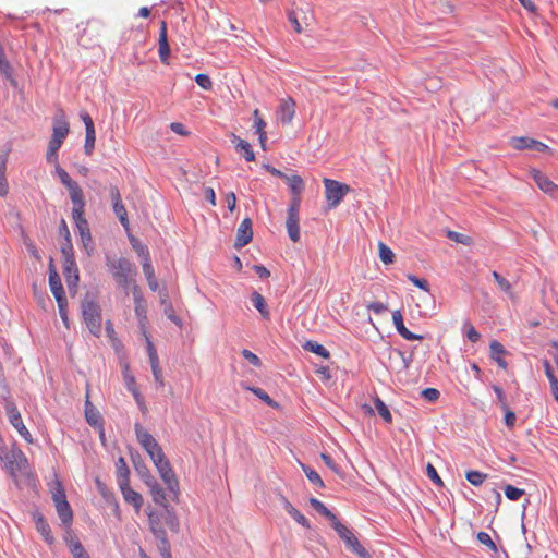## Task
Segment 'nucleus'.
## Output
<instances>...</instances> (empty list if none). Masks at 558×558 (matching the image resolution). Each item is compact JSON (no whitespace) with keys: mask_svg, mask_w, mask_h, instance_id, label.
<instances>
[{"mask_svg":"<svg viewBox=\"0 0 558 558\" xmlns=\"http://www.w3.org/2000/svg\"><path fill=\"white\" fill-rule=\"evenodd\" d=\"M231 142L234 145L235 150L242 154L246 161L251 162L255 160V154L253 151L251 144L247 141L242 140L238 135L233 134Z\"/></svg>","mask_w":558,"mask_h":558,"instance_id":"nucleus-26","label":"nucleus"},{"mask_svg":"<svg viewBox=\"0 0 558 558\" xmlns=\"http://www.w3.org/2000/svg\"><path fill=\"white\" fill-rule=\"evenodd\" d=\"M242 386L244 389L252 391L258 399L264 401L267 405L275 408V409L279 407V404L272 398H270V396L262 388L251 387V386L243 385V384H242Z\"/></svg>","mask_w":558,"mask_h":558,"instance_id":"nucleus-36","label":"nucleus"},{"mask_svg":"<svg viewBox=\"0 0 558 558\" xmlns=\"http://www.w3.org/2000/svg\"><path fill=\"white\" fill-rule=\"evenodd\" d=\"M512 146L513 148L518 150H524V149H532L539 153L545 151L548 149V146L537 140L531 138V137H513L512 138Z\"/></svg>","mask_w":558,"mask_h":558,"instance_id":"nucleus-19","label":"nucleus"},{"mask_svg":"<svg viewBox=\"0 0 558 558\" xmlns=\"http://www.w3.org/2000/svg\"><path fill=\"white\" fill-rule=\"evenodd\" d=\"M465 477L469 481V483L472 484L473 486H480L487 477V474L482 473L480 471L471 470L466 472Z\"/></svg>","mask_w":558,"mask_h":558,"instance_id":"nucleus-46","label":"nucleus"},{"mask_svg":"<svg viewBox=\"0 0 558 558\" xmlns=\"http://www.w3.org/2000/svg\"><path fill=\"white\" fill-rule=\"evenodd\" d=\"M82 315L89 332L95 337L101 335V308L94 298L87 295L82 301Z\"/></svg>","mask_w":558,"mask_h":558,"instance_id":"nucleus-2","label":"nucleus"},{"mask_svg":"<svg viewBox=\"0 0 558 558\" xmlns=\"http://www.w3.org/2000/svg\"><path fill=\"white\" fill-rule=\"evenodd\" d=\"M68 191L70 194V199L73 204L72 216L73 215L78 216V215L84 214L86 203H85L83 190L80 186V184L76 182L72 186L68 187Z\"/></svg>","mask_w":558,"mask_h":558,"instance_id":"nucleus-14","label":"nucleus"},{"mask_svg":"<svg viewBox=\"0 0 558 558\" xmlns=\"http://www.w3.org/2000/svg\"><path fill=\"white\" fill-rule=\"evenodd\" d=\"M251 301H252L254 307L259 312L262 317L264 319L268 320L270 318V312H269V308L267 306L265 298L259 292L254 291L251 294Z\"/></svg>","mask_w":558,"mask_h":558,"instance_id":"nucleus-30","label":"nucleus"},{"mask_svg":"<svg viewBox=\"0 0 558 558\" xmlns=\"http://www.w3.org/2000/svg\"><path fill=\"white\" fill-rule=\"evenodd\" d=\"M532 178L539 190L550 196H556L558 193V185L555 184L546 174L534 169L532 171Z\"/></svg>","mask_w":558,"mask_h":558,"instance_id":"nucleus-18","label":"nucleus"},{"mask_svg":"<svg viewBox=\"0 0 558 558\" xmlns=\"http://www.w3.org/2000/svg\"><path fill=\"white\" fill-rule=\"evenodd\" d=\"M147 487L149 488V493L151 495L153 501L156 505H159L162 508H166L169 506L167 502L166 494L157 481H155V483L147 485Z\"/></svg>","mask_w":558,"mask_h":558,"instance_id":"nucleus-31","label":"nucleus"},{"mask_svg":"<svg viewBox=\"0 0 558 558\" xmlns=\"http://www.w3.org/2000/svg\"><path fill=\"white\" fill-rule=\"evenodd\" d=\"M122 496L125 502L132 505L135 511H140L143 506V497L140 493L135 492L131 486L130 482L126 485H119Z\"/></svg>","mask_w":558,"mask_h":558,"instance_id":"nucleus-23","label":"nucleus"},{"mask_svg":"<svg viewBox=\"0 0 558 558\" xmlns=\"http://www.w3.org/2000/svg\"><path fill=\"white\" fill-rule=\"evenodd\" d=\"M72 219L75 223V228L80 234L83 247L88 256H92L95 252V244L90 233L89 225L84 214L73 215Z\"/></svg>","mask_w":558,"mask_h":558,"instance_id":"nucleus-8","label":"nucleus"},{"mask_svg":"<svg viewBox=\"0 0 558 558\" xmlns=\"http://www.w3.org/2000/svg\"><path fill=\"white\" fill-rule=\"evenodd\" d=\"M118 485H126L130 482V470L123 457H120L116 463Z\"/></svg>","mask_w":558,"mask_h":558,"instance_id":"nucleus-32","label":"nucleus"},{"mask_svg":"<svg viewBox=\"0 0 558 558\" xmlns=\"http://www.w3.org/2000/svg\"><path fill=\"white\" fill-rule=\"evenodd\" d=\"M426 472H427V476L430 478V481L435 485H437V486H442L444 485L442 480L440 478V476L437 473V470L433 466L432 463L427 464Z\"/></svg>","mask_w":558,"mask_h":558,"instance_id":"nucleus-60","label":"nucleus"},{"mask_svg":"<svg viewBox=\"0 0 558 558\" xmlns=\"http://www.w3.org/2000/svg\"><path fill=\"white\" fill-rule=\"evenodd\" d=\"M96 132H85L84 151L90 156L95 149Z\"/></svg>","mask_w":558,"mask_h":558,"instance_id":"nucleus-49","label":"nucleus"},{"mask_svg":"<svg viewBox=\"0 0 558 558\" xmlns=\"http://www.w3.org/2000/svg\"><path fill=\"white\" fill-rule=\"evenodd\" d=\"M0 460L4 463V468H5L7 472L13 478H16V476H17V471L21 468L20 463L27 462L22 450L16 449V450H11L10 452H8L4 446H2L0 448Z\"/></svg>","mask_w":558,"mask_h":558,"instance_id":"nucleus-6","label":"nucleus"},{"mask_svg":"<svg viewBox=\"0 0 558 558\" xmlns=\"http://www.w3.org/2000/svg\"><path fill=\"white\" fill-rule=\"evenodd\" d=\"M392 322H393V325H395V328H396L397 332L402 338H404L405 340L414 341V340H422L423 339V336L410 331L404 326L403 317H402V314H401V312L399 310H397V311H395L392 313Z\"/></svg>","mask_w":558,"mask_h":558,"instance_id":"nucleus-21","label":"nucleus"},{"mask_svg":"<svg viewBox=\"0 0 558 558\" xmlns=\"http://www.w3.org/2000/svg\"><path fill=\"white\" fill-rule=\"evenodd\" d=\"M524 494V489L518 488L515 486L507 485L505 487V495L511 501L519 500Z\"/></svg>","mask_w":558,"mask_h":558,"instance_id":"nucleus-48","label":"nucleus"},{"mask_svg":"<svg viewBox=\"0 0 558 558\" xmlns=\"http://www.w3.org/2000/svg\"><path fill=\"white\" fill-rule=\"evenodd\" d=\"M63 276L69 290L77 287L80 275L74 256L66 257L65 260H63Z\"/></svg>","mask_w":558,"mask_h":558,"instance_id":"nucleus-13","label":"nucleus"},{"mask_svg":"<svg viewBox=\"0 0 558 558\" xmlns=\"http://www.w3.org/2000/svg\"><path fill=\"white\" fill-rule=\"evenodd\" d=\"M84 412L86 422L94 428H96L100 436H104V417L98 411V409L89 400L88 392L86 393Z\"/></svg>","mask_w":558,"mask_h":558,"instance_id":"nucleus-10","label":"nucleus"},{"mask_svg":"<svg viewBox=\"0 0 558 558\" xmlns=\"http://www.w3.org/2000/svg\"><path fill=\"white\" fill-rule=\"evenodd\" d=\"M301 206L300 195H293L291 204L288 208V216L299 217V210Z\"/></svg>","mask_w":558,"mask_h":558,"instance_id":"nucleus-63","label":"nucleus"},{"mask_svg":"<svg viewBox=\"0 0 558 558\" xmlns=\"http://www.w3.org/2000/svg\"><path fill=\"white\" fill-rule=\"evenodd\" d=\"M194 80L196 84L205 90H210L213 88V81L207 74L199 73Z\"/></svg>","mask_w":558,"mask_h":558,"instance_id":"nucleus-54","label":"nucleus"},{"mask_svg":"<svg viewBox=\"0 0 558 558\" xmlns=\"http://www.w3.org/2000/svg\"><path fill=\"white\" fill-rule=\"evenodd\" d=\"M112 209H113V213L116 214V216L118 217L120 223L122 225V227L124 229H129L130 222H129V218H128V211H126V208L124 207L123 203L113 205Z\"/></svg>","mask_w":558,"mask_h":558,"instance_id":"nucleus-44","label":"nucleus"},{"mask_svg":"<svg viewBox=\"0 0 558 558\" xmlns=\"http://www.w3.org/2000/svg\"><path fill=\"white\" fill-rule=\"evenodd\" d=\"M287 231L290 240L292 242H299L300 241V227H299V217L293 216H287Z\"/></svg>","mask_w":558,"mask_h":558,"instance_id":"nucleus-33","label":"nucleus"},{"mask_svg":"<svg viewBox=\"0 0 558 558\" xmlns=\"http://www.w3.org/2000/svg\"><path fill=\"white\" fill-rule=\"evenodd\" d=\"M105 262L118 286L124 290L130 289L134 283L133 277L136 275L134 264L126 257L114 258L110 255H106Z\"/></svg>","mask_w":558,"mask_h":558,"instance_id":"nucleus-1","label":"nucleus"},{"mask_svg":"<svg viewBox=\"0 0 558 558\" xmlns=\"http://www.w3.org/2000/svg\"><path fill=\"white\" fill-rule=\"evenodd\" d=\"M241 354L253 366H255V367H260L262 366L260 359L255 353H253L252 351H250L247 349H243L241 351Z\"/></svg>","mask_w":558,"mask_h":558,"instance_id":"nucleus-58","label":"nucleus"},{"mask_svg":"<svg viewBox=\"0 0 558 558\" xmlns=\"http://www.w3.org/2000/svg\"><path fill=\"white\" fill-rule=\"evenodd\" d=\"M407 278L410 282H412L415 287L420 288L421 290H424L426 292L429 291V283L424 278H418L413 274L407 275Z\"/></svg>","mask_w":558,"mask_h":558,"instance_id":"nucleus-56","label":"nucleus"},{"mask_svg":"<svg viewBox=\"0 0 558 558\" xmlns=\"http://www.w3.org/2000/svg\"><path fill=\"white\" fill-rule=\"evenodd\" d=\"M287 17H288V22L293 27L295 33H298V34L302 33V26L299 22L298 13L293 10L289 11L287 14Z\"/></svg>","mask_w":558,"mask_h":558,"instance_id":"nucleus-62","label":"nucleus"},{"mask_svg":"<svg viewBox=\"0 0 558 558\" xmlns=\"http://www.w3.org/2000/svg\"><path fill=\"white\" fill-rule=\"evenodd\" d=\"M157 548L162 558L172 556L171 555V545H170L169 539L158 541Z\"/></svg>","mask_w":558,"mask_h":558,"instance_id":"nucleus-61","label":"nucleus"},{"mask_svg":"<svg viewBox=\"0 0 558 558\" xmlns=\"http://www.w3.org/2000/svg\"><path fill=\"white\" fill-rule=\"evenodd\" d=\"M59 315L63 322V324L69 327V316H68V300L61 299L57 300Z\"/></svg>","mask_w":558,"mask_h":558,"instance_id":"nucleus-57","label":"nucleus"},{"mask_svg":"<svg viewBox=\"0 0 558 558\" xmlns=\"http://www.w3.org/2000/svg\"><path fill=\"white\" fill-rule=\"evenodd\" d=\"M253 238V229H252V220L250 218H245L240 223L236 230V239L234 246L243 247L252 241Z\"/></svg>","mask_w":558,"mask_h":558,"instance_id":"nucleus-20","label":"nucleus"},{"mask_svg":"<svg viewBox=\"0 0 558 558\" xmlns=\"http://www.w3.org/2000/svg\"><path fill=\"white\" fill-rule=\"evenodd\" d=\"M0 73L14 83L12 77V66L8 60L0 61Z\"/></svg>","mask_w":558,"mask_h":558,"instance_id":"nucleus-64","label":"nucleus"},{"mask_svg":"<svg viewBox=\"0 0 558 558\" xmlns=\"http://www.w3.org/2000/svg\"><path fill=\"white\" fill-rule=\"evenodd\" d=\"M158 43H159L158 52H159L160 61L165 64H168V59L170 57L171 49H170L168 38H167V23L165 21L161 22Z\"/></svg>","mask_w":558,"mask_h":558,"instance_id":"nucleus-24","label":"nucleus"},{"mask_svg":"<svg viewBox=\"0 0 558 558\" xmlns=\"http://www.w3.org/2000/svg\"><path fill=\"white\" fill-rule=\"evenodd\" d=\"M7 160L0 162V196L4 197L9 193V184L5 177Z\"/></svg>","mask_w":558,"mask_h":558,"instance_id":"nucleus-45","label":"nucleus"},{"mask_svg":"<svg viewBox=\"0 0 558 558\" xmlns=\"http://www.w3.org/2000/svg\"><path fill=\"white\" fill-rule=\"evenodd\" d=\"M4 410L8 416L10 424L17 430L19 435L27 442L32 444L33 438L28 429L23 423L21 413L14 403L9 397L4 398Z\"/></svg>","mask_w":558,"mask_h":558,"instance_id":"nucleus-4","label":"nucleus"},{"mask_svg":"<svg viewBox=\"0 0 558 558\" xmlns=\"http://www.w3.org/2000/svg\"><path fill=\"white\" fill-rule=\"evenodd\" d=\"M476 538L481 544L487 546L494 553L498 551L496 544L494 543V541L492 539V537L488 533L483 532V531L478 532L476 535Z\"/></svg>","mask_w":558,"mask_h":558,"instance_id":"nucleus-50","label":"nucleus"},{"mask_svg":"<svg viewBox=\"0 0 558 558\" xmlns=\"http://www.w3.org/2000/svg\"><path fill=\"white\" fill-rule=\"evenodd\" d=\"M320 458L333 473L343 476L341 468L333 461V459L328 453H320Z\"/></svg>","mask_w":558,"mask_h":558,"instance_id":"nucleus-55","label":"nucleus"},{"mask_svg":"<svg viewBox=\"0 0 558 558\" xmlns=\"http://www.w3.org/2000/svg\"><path fill=\"white\" fill-rule=\"evenodd\" d=\"M331 526L337 532L339 537L344 542L347 549L361 558H369L368 551L360 544L357 537L354 535L351 529L342 524L340 520L335 522Z\"/></svg>","mask_w":558,"mask_h":558,"instance_id":"nucleus-3","label":"nucleus"},{"mask_svg":"<svg viewBox=\"0 0 558 558\" xmlns=\"http://www.w3.org/2000/svg\"><path fill=\"white\" fill-rule=\"evenodd\" d=\"M310 505L315 509L319 514L325 517L327 520H329L330 524L332 525L335 522H337L339 519L337 515L331 512L323 501L315 497L310 498Z\"/></svg>","mask_w":558,"mask_h":558,"instance_id":"nucleus-29","label":"nucleus"},{"mask_svg":"<svg viewBox=\"0 0 558 558\" xmlns=\"http://www.w3.org/2000/svg\"><path fill=\"white\" fill-rule=\"evenodd\" d=\"M447 236L451 241H454L456 243H460V244H463V245H470L472 243V240H471V238L469 235H465L463 233H459V232H456V231L449 230L447 232Z\"/></svg>","mask_w":558,"mask_h":558,"instance_id":"nucleus-51","label":"nucleus"},{"mask_svg":"<svg viewBox=\"0 0 558 558\" xmlns=\"http://www.w3.org/2000/svg\"><path fill=\"white\" fill-rule=\"evenodd\" d=\"M32 519L34 521L36 531L41 535L46 544L49 546L53 545L56 539L44 514L38 510L33 511Z\"/></svg>","mask_w":558,"mask_h":558,"instance_id":"nucleus-11","label":"nucleus"},{"mask_svg":"<svg viewBox=\"0 0 558 558\" xmlns=\"http://www.w3.org/2000/svg\"><path fill=\"white\" fill-rule=\"evenodd\" d=\"M143 272L146 277V280H147V283H148V287L150 288V290L156 291L158 289V281L155 277L154 267L149 259V253L147 250H146V257L143 262Z\"/></svg>","mask_w":558,"mask_h":558,"instance_id":"nucleus-28","label":"nucleus"},{"mask_svg":"<svg viewBox=\"0 0 558 558\" xmlns=\"http://www.w3.org/2000/svg\"><path fill=\"white\" fill-rule=\"evenodd\" d=\"M295 114V101L291 97H287L281 100L278 110L277 119L282 124H290Z\"/></svg>","mask_w":558,"mask_h":558,"instance_id":"nucleus-15","label":"nucleus"},{"mask_svg":"<svg viewBox=\"0 0 558 558\" xmlns=\"http://www.w3.org/2000/svg\"><path fill=\"white\" fill-rule=\"evenodd\" d=\"M131 458L137 475L141 477V480L145 483L146 486L157 481L150 473L146 463L142 460L140 453H132Z\"/></svg>","mask_w":558,"mask_h":558,"instance_id":"nucleus-22","label":"nucleus"},{"mask_svg":"<svg viewBox=\"0 0 558 558\" xmlns=\"http://www.w3.org/2000/svg\"><path fill=\"white\" fill-rule=\"evenodd\" d=\"M122 375H123V380H124L126 389L131 393H133V391H138L136 381H135V377L130 373V367L128 364L124 365Z\"/></svg>","mask_w":558,"mask_h":558,"instance_id":"nucleus-43","label":"nucleus"},{"mask_svg":"<svg viewBox=\"0 0 558 558\" xmlns=\"http://www.w3.org/2000/svg\"><path fill=\"white\" fill-rule=\"evenodd\" d=\"M134 430L136 435L137 441L141 444V446L145 449V451L149 454L151 452H155L160 445L157 442V440L154 438L151 434H149L142 424L135 423Z\"/></svg>","mask_w":558,"mask_h":558,"instance_id":"nucleus-12","label":"nucleus"},{"mask_svg":"<svg viewBox=\"0 0 558 558\" xmlns=\"http://www.w3.org/2000/svg\"><path fill=\"white\" fill-rule=\"evenodd\" d=\"M492 388L496 395V398H497L500 409L506 410L507 408H509V405L507 403V397H506L504 389L498 385H493Z\"/></svg>","mask_w":558,"mask_h":558,"instance_id":"nucleus-52","label":"nucleus"},{"mask_svg":"<svg viewBox=\"0 0 558 558\" xmlns=\"http://www.w3.org/2000/svg\"><path fill=\"white\" fill-rule=\"evenodd\" d=\"M303 349L305 351H308V352H312V353H315L324 359H329L330 357V352L320 343H318L317 341H313V340H307L304 344H303Z\"/></svg>","mask_w":558,"mask_h":558,"instance_id":"nucleus-35","label":"nucleus"},{"mask_svg":"<svg viewBox=\"0 0 558 558\" xmlns=\"http://www.w3.org/2000/svg\"><path fill=\"white\" fill-rule=\"evenodd\" d=\"M378 250H379V258L385 265H389V264L393 263L395 254L389 246H387L383 242H379Z\"/></svg>","mask_w":558,"mask_h":558,"instance_id":"nucleus-42","label":"nucleus"},{"mask_svg":"<svg viewBox=\"0 0 558 558\" xmlns=\"http://www.w3.org/2000/svg\"><path fill=\"white\" fill-rule=\"evenodd\" d=\"M147 517H148V523H149V529L153 530V529H156V527H159L161 526V519L163 517L162 513H159L157 511H154V510H149L147 512Z\"/></svg>","mask_w":558,"mask_h":558,"instance_id":"nucleus-53","label":"nucleus"},{"mask_svg":"<svg viewBox=\"0 0 558 558\" xmlns=\"http://www.w3.org/2000/svg\"><path fill=\"white\" fill-rule=\"evenodd\" d=\"M70 131L69 122L63 110H60L54 117L52 122V138H58L64 142Z\"/></svg>","mask_w":558,"mask_h":558,"instance_id":"nucleus-16","label":"nucleus"},{"mask_svg":"<svg viewBox=\"0 0 558 558\" xmlns=\"http://www.w3.org/2000/svg\"><path fill=\"white\" fill-rule=\"evenodd\" d=\"M154 464L158 470L163 483L167 485L168 490L177 497L179 494V481L169 460L165 457L159 459V461H155Z\"/></svg>","mask_w":558,"mask_h":558,"instance_id":"nucleus-7","label":"nucleus"},{"mask_svg":"<svg viewBox=\"0 0 558 558\" xmlns=\"http://www.w3.org/2000/svg\"><path fill=\"white\" fill-rule=\"evenodd\" d=\"M68 546L73 558H84L88 555L83 544L80 542L77 537H71V539H66Z\"/></svg>","mask_w":558,"mask_h":558,"instance_id":"nucleus-37","label":"nucleus"},{"mask_svg":"<svg viewBox=\"0 0 558 558\" xmlns=\"http://www.w3.org/2000/svg\"><path fill=\"white\" fill-rule=\"evenodd\" d=\"M374 405H375V409L377 410L379 416L385 421V423L389 424L392 422V415H391L388 407L379 397H376L374 399Z\"/></svg>","mask_w":558,"mask_h":558,"instance_id":"nucleus-39","label":"nucleus"},{"mask_svg":"<svg viewBox=\"0 0 558 558\" xmlns=\"http://www.w3.org/2000/svg\"><path fill=\"white\" fill-rule=\"evenodd\" d=\"M286 182L288 183L290 191L293 195H300L302 191L304 190V182L303 179L298 175H288L284 178Z\"/></svg>","mask_w":558,"mask_h":558,"instance_id":"nucleus-38","label":"nucleus"},{"mask_svg":"<svg viewBox=\"0 0 558 558\" xmlns=\"http://www.w3.org/2000/svg\"><path fill=\"white\" fill-rule=\"evenodd\" d=\"M49 287L56 301L66 299L60 276L54 268L52 258H50L49 263Z\"/></svg>","mask_w":558,"mask_h":558,"instance_id":"nucleus-17","label":"nucleus"},{"mask_svg":"<svg viewBox=\"0 0 558 558\" xmlns=\"http://www.w3.org/2000/svg\"><path fill=\"white\" fill-rule=\"evenodd\" d=\"M389 359L390 360L398 359L401 361L400 371H407L412 363V356L411 355L407 356L405 353L400 349L392 350Z\"/></svg>","mask_w":558,"mask_h":558,"instance_id":"nucleus-41","label":"nucleus"},{"mask_svg":"<svg viewBox=\"0 0 558 558\" xmlns=\"http://www.w3.org/2000/svg\"><path fill=\"white\" fill-rule=\"evenodd\" d=\"M490 359L494 360L499 367L506 369L508 366L504 355L507 353L505 347L497 340H493L489 344Z\"/></svg>","mask_w":558,"mask_h":558,"instance_id":"nucleus-27","label":"nucleus"},{"mask_svg":"<svg viewBox=\"0 0 558 558\" xmlns=\"http://www.w3.org/2000/svg\"><path fill=\"white\" fill-rule=\"evenodd\" d=\"M302 466V470L303 472L305 473L307 480L315 486L319 487V488H323L325 487V484L320 477V475L315 471L313 470L312 468H310L308 465L306 464H301Z\"/></svg>","mask_w":558,"mask_h":558,"instance_id":"nucleus-40","label":"nucleus"},{"mask_svg":"<svg viewBox=\"0 0 558 558\" xmlns=\"http://www.w3.org/2000/svg\"><path fill=\"white\" fill-rule=\"evenodd\" d=\"M54 172L58 175V178L60 179V182L66 189L76 183V181L72 180L71 177L69 175V173L62 167H60L59 163H57Z\"/></svg>","mask_w":558,"mask_h":558,"instance_id":"nucleus-47","label":"nucleus"},{"mask_svg":"<svg viewBox=\"0 0 558 558\" xmlns=\"http://www.w3.org/2000/svg\"><path fill=\"white\" fill-rule=\"evenodd\" d=\"M165 521L171 532L178 533L180 529L179 519L170 506L163 508Z\"/></svg>","mask_w":558,"mask_h":558,"instance_id":"nucleus-34","label":"nucleus"},{"mask_svg":"<svg viewBox=\"0 0 558 558\" xmlns=\"http://www.w3.org/2000/svg\"><path fill=\"white\" fill-rule=\"evenodd\" d=\"M52 499L61 523L66 527L70 526L73 522V511L66 500L64 489L60 485L52 494Z\"/></svg>","mask_w":558,"mask_h":558,"instance_id":"nucleus-5","label":"nucleus"},{"mask_svg":"<svg viewBox=\"0 0 558 558\" xmlns=\"http://www.w3.org/2000/svg\"><path fill=\"white\" fill-rule=\"evenodd\" d=\"M421 396L429 402H435L439 399L440 392L436 388H425L422 390Z\"/></svg>","mask_w":558,"mask_h":558,"instance_id":"nucleus-59","label":"nucleus"},{"mask_svg":"<svg viewBox=\"0 0 558 558\" xmlns=\"http://www.w3.org/2000/svg\"><path fill=\"white\" fill-rule=\"evenodd\" d=\"M282 507L287 511L289 515H291L300 525H302L305 529L311 527L310 521L306 519V517L301 513L284 496L280 497Z\"/></svg>","mask_w":558,"mask_h":558,"instance_id":"nucleus-25","label":"nucleus"},{"mask_svg":"<svg viewBox=\"0 0 558 558\" xmlns=\"http://www.w3.org/2000/svg\"><path fill=\"white\" fill-rule=\"evenodd\" d=\"M324 185L326 198L330 207H337L349 191V186L347 184L332 179H325Z\"/></svg>","mask_w":558,"mask_h":558,"instance_id":"nucleus-9","label":"nucleus"}]
</instances>
